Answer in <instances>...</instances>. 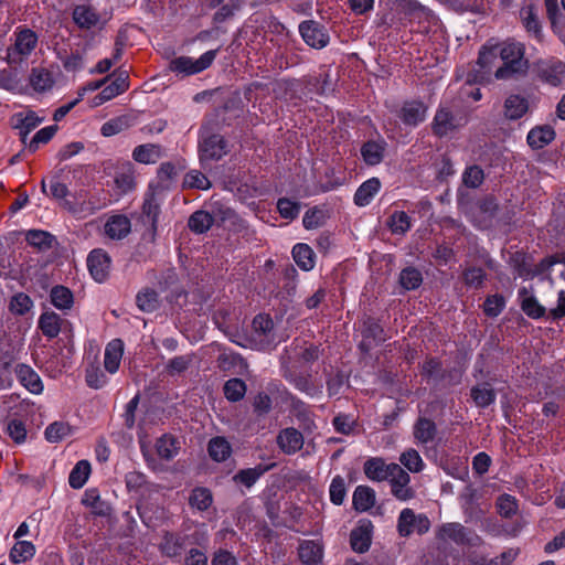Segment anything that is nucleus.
Segmentation results:
<instances>
[{"label": "nucleus", "mask_w": 565, "mask_h": 565, "mask_svg": "<svg viewBox=\"0 0 565 565\" xmlns=\"http://www.w3.org/2000/svg\"><path fill=\"white\" fill-rule=\"evenodd\" d=\"M529 110V100L519 94L510 95L504 103V115L509 119H519Z\"/></svg>", "instance_id": "5701e85b"}, {"label": "nucleus", "mask_w": 565, "mask_h": 565, "mask_svg": "<svg viewBox=\"0 0 565 565\" xmlns=\"http://www.w3.org/2000/svg\"><path fill=\"white\" fill-rule=\"evenodd\" d=\"M392 463H386L382 458H370L364 462V473L372 481H384L392 475Z\"/></svg>", "instance_id": "ddd939ff"}, {"label": "nucleus", "mask_w": 565, "mask_h": 565, "mask_svg": "<svg viewBox=\"0 0 565 565\" xmlns=\"http://www.w3.org/2000/svg\"><path fill=\"white\" fill-rule=\"evenodd\" d=\"M161 157V147L154 143L140 145L132 151V159L142 164H153Z\"/></svg>", "instance_id": "b1692460"}, {"label": "nucleus", "mask_w": 565, "mask_h": 565, "mask_svg": "<svg viewBox=\"0 0 565 565\" xmlns=\"http://www.w3.org/2000/svg\"><path fill=\"white\" fill-rule=\"evenodd\" d=\"M118 95H120L118 89L113 84H109L90 100V106L98 107Z\"/></svg>", "instance_id": "774afa93"}, {"label": "nucleus", "mask_w": 565, "mask_h": 565, "mask_svg": "<svg viewBox=\"0 0 565 565\" xmlns=\"http://www.w3.org/2000/svg\"><path fill=\"white\" fill-rule=\"evenodd\" d=\"M131 126V118L127 115H122L116 118H113L108 121H106L102 128L100 132L105 137H111L115 136L125 129L129 128Z\"/></svg>", "instance_id": "4c0bfd02"}, {"label": "nucleus", "mask_w": 565, "mask_h": 565, "mask_svg": "<svg viewBox=\"0 0 565 565\" xmlns=\"http://www.w3.org/2000/svg\"><path fill=\"white\" fill-rule=\"evenodd\" d=\"M26 241L30 245L44 248L51 245L52 236L47 232L32 230L26 233Z\"/></svg>", "instance_id": "0e129e2a"}, {"label": "nucleus", "mask_w": 565, "mask_h": 565, "mask_svg": "<svg viewBox=\"0 0 565 565\" xmlns=\"http://www.w3.org/2000/svg\"><path fill=\"white\" fill-rule=\"evenodd\" d=\"M161 199L154 190H150L145 198L142 211L143 214L149 218L152 227H156L158 216L160 213Z\"/></svg>", "instance_id": "473e14b6"}, {"label": "nucleus", "mask_w": 565, "mask_h": 565, "mask_svg": "<svg viewBox=\"0 0 565 565\" xmlns=\"http://www.w3.org/2000/svg\"><path fill=\"white\" fill-rule=\"evenodd\" d=\"M7 433L17 444L23 443L26 437L25 426L18 419H12L8 423Z\"/></svg>", "instance_id": "338daca9"}, {"label": "nucleus", "mask_w": 565, "mask_h": 565, "mask_svg": "<svg viewBox=\"0 0 565 565\" xmlns=\"http://www.w3.org/2000/svg\"><path fill=\"white\" fill-rule=\"evenodd\" d=\"M50 298L52 305L58 310H68L74 303L72 291L64 286H55L51 289Z\"/></svg>", "instance_id": "2f4dec72"}, {"label": "nucleus", "mask_w": 565, "mask_h": 565, "mask_svg": "<svg viewBox=\"0 0 565 565\" xmlns=\"http://www.w3.org/2000/svg\"><path fill=\"white\" fill-rule=\"evenodd\" d=\"M430 527L428 518L424 514H415L412 509H404L399 513L397 530L399 535L409 536L413 533L424 534Z\"/></svg>", "instance_id": "39448f33"}, {"label": "nucleus", "mask_w": 565, "mask_h": 565, "mask_svg": "<svg viewBox=\"0 0 565 565\" xmlns=\"http://www.w3.org/2000/svg\"><path fill=\"white\" fill-rule=\"evenodd\" d=\"M57 131V126H46L42 129H40L30 141L28 148L31 152H34L38 150L40 143H46L49 142L55 132Z\"/></svg>", "instance_id": "13d9d810"}, {"label": "nucleus", "mask_w": 565, "mask_h": 565, "mask_svg": "<svg viewBox=\"0 0 565 565\" xmlns=\"http://www.w3.org/2000/svg\"><path fill=\"white\" fill-rule=\"evenodd\" d=\"M330 500L332 503L340 505L343 503L347 490L344 480L341 477H335L332 479L330 484Z\"/></svg>", "instance_id": "680f3d73"}, {"label": "nucleus", "mask_w": 565, "mask_h": 565, "mask_svg": "<svg viewBox=\"0 0 565 565\" xmlns=\"http://www.w3.org/2000/svg\"><path fill=\"white\" fill-rule=\"evenodd\" d=\"M87 266L92 277L96 281L103 282L108 276L110 258L104 250L94 249L87 257Z\"/></svg>", "instance_id": "6e6552de"}, {"label": "nucleus", "mask_w": 565, "mask_h": 565, "mask_svg": "<svg viewBox=\"0 0 565 565\" xmlns=\"http://www.w3.org/2000/svg\"><path fill=\"white\" fill-rule=\"evenodd\" d=\"M292 257L296 264L306 271L315 267V253L307 244H296L292 248Z\"/></svg>", "instance_id": "c756f323"}, {"label": "nucleus", "mask_w": 565, "mask_h": 565, "mask_svg": "<svg viewBox=\"0 0 565 565\" xmlns=\"http://www.w3.org/2000/svg\"><path fill=\"white\" fill-rule=\"evenodd\" d=\"M462 179L467 186L477 188L483 181V171L477 166H471L466 169Z\"/></svg>", "instance_id": "69168bd1"}, {"label": "nucleus", "mask_w": 565, "mask_h": 565, "mask_svg": "<svg viewBox=\"0 0 565 565\" xmlns=\"http://www.w3.org/2000/svg\"><path fill=\"white\" fill-rule=\"evenodd\" d=\"M352 502L356 511H367L375 504V492L367 486H359L353 492Z\"/></svg>", "instance_id": "a878e982"}, {"label": "nucleus", "mask_w": 565, "mask_h": 565, "mask_svg": "<svg viewBox=\"0 0 565 565\" xmlns=\"http://www.w3.org/2000/svg\"><path fill=\"white\" fill-rule=\"evenodd\" d=\"M461 125V120L451 115L447 108H440L435 115L433 129L436 135L445 136Z\"/></svg>", "instance_id": "4468645a"}, {"label": "nucleus", "mask_w": 565, "mask_h": 565, "mask_svg": "<svg viewBox=\"0 0 565 565\" xmlns=\"http://www.w3.org/2000/svg\"><path fill=\"white\" fill-rule=\"evenodd\" d=\"M555 139V130L548 125L532 128L526 137L527 145L532 149H542Z\"/></svg>", "instance_id": "dca6fc26"}, {"label": "nucleus", "mask_w": 565, "mask_h": 565, "mask_svg": "<svg viewBox=\"0 0 565 565\" xmlns=\"http://www.w3.org/2000/svg\"><path fill=\"white\" fill-rule=\"evenodd\" d=\"M43 121L42 117H39L34 111H21L14 115L13 125L20 130V135L24 140L26 136Z\"/></svg>", "instance_id": "412c9836"}, {"label": "nucleus", "mask_w": 565, "mask_h": 565, "mask_svg": "<svg viewBox=\"0 0 565 565\" xmlns=\"http://www.w3.org/2000/svg\"><path fill=\"white\" fill-rule=\"evenodd\" d=\"M499 53L502 66L497 67L494 72L495 78L507 79L527 70L529 63L524 57L525 47L522 43L505 41L499 46Z\"/></svg>", "instance_id": "f257e3e1"}, {"label": "nucleus", "mask_w": 565, "mask_h": 565, "mask_svg": "<svg viewBox=\"0 0 565 565\" xmlns=\"http://www.w3.org/2000/svg\"><path fill=\"white\" fill-rule=\"evenodd\" d=\"M72 433L71 426L63 422H55L45 429V438L50 443H58L68 437Z\"/></svg>", "instance_id": "a18cd8bd"}, {"label": "nucleus", "mask_w": 565, "mask_h": 565, "mask_svg": "<svg viewBox=\"0 0 565 565\" xmlns=\"http://www.w3.org/2000/svg\"><path fill=\"white\" fill-rule=\"evenodd\" d=\"M225 153V142L221 136L212 135L202 139L200 143V159L202 162L217 160Z\"/></svg>", "instance_id": "1a4fd4ad"}, {"label": "nucleus", "mask_w": 565, "mask_h": 565, "mask_svg": "<svg viewBox=\"0 0 565 565\" xmlns=\"http://www.w3.org/2000/svg\"><path fill=\"white\" fill-rule=\"evenodd\" d=\"M137 306L140 310L152 312L158 308L159 297L152 289H145L137 295Z\"/></svg>", "instance_id": "c03bdc74"}, {"label": "nucleus", "mask_w": 565, "mask_h": 565, "mask_svg": "<svg viewBox=\"0 0 565 565\" xmlns=\"http://www.w3.org/2000/svg\"><path fill=\"white\" fill-rule=\"evenodd\" d=\"M189 502L192 508L205 511L213 502L212 493L206 488H195L189 498Z\"/></svg>", "instance_id": "79ce46f5"}, {"label": "nucleus", "mask_w": 565, "mask_h": 565, "mask_svg": "<svg viewBox=\"0 0 565 565\" xmlns=\"http://www.w3.org/2000/svg\"><path fill=\"white\" fill-rule=\"evenodd\" d=\"M35 553L34 545L29 541H18L11 550L10 557L13 563H23Z\"/></svg>", "instance_id": "37998d69"}, {"label": "nucleus", "mask_w": 565, "mask_h": 565, "mask_svg": "<svg viewBox=\"0 0 565 565\" xmlns=\"http://www.w3.org/2000/svg\"><path fill=\"white\" fill-rule=\"evenodd\" d=\"M399 461L411 472H420L425 467L420 455L415 449H407L402 452Z\"/></svg>", "instance_id": "49530a36"}, {"label": "nucleus", "mask_w": 565, "mask_h": 565, "mask_svg": "<svg viewBox=\"0 0 565 565\" xmlns=\"http://www.w3.org/2000/svg\"><path fill=\"white\" fill-rule=\"evenodd\" d=\"M500 57L499 46L498 45H484L478 58V66L480 68V81L487 78V76L492 72V68L498 65Z\"/></svg>", "instance_id": "9d476101"}, {"label": "nucleus", "mask_w": 565, "mask_h": 565, "mask_svg": "<svg viewBox=\"0 0 565 565\" xmlns=\"http://www.w3.org/2000/svg\"><path fill=\"white\" fill-rule=\"evenodd\" d=\"M380 189L381 182L379 179L371 178L366 180L356 190L354 194V203L359 206L369 205Z\"/></svg>", "instance_id": "393cba45"}, {"label": "nucleus", "mask_w": 565, "mask_h": 565, "mask_svg": "<svg viewBox=\"0 0 565 565\" xmlns=\"http://www.w3.org/2000/svg\"><path fill=\"white\" fill-rule=\"evenodd\" d=\"M61 317L57 313L47 311L40 316L39 327L45 337L53 339L61 331Z\"/></svg>", "instance_id": "c85d7f7f"}, {"label": "nucleus", "mask_w": 565, "mask_h": 565, "mask_svg": "<svg viewBox=\"0 0 565 565\" xmlns=\"http://www.w3.org/2000/svg\"><path fill=\"white\" fill-rule=\"evenodd\" d=\"M520 15L523 22V25L527 30V32L532 33L535 38L540 39L541 36V24L537 19L536 12L532 6H527L521 9Z\"/></svg>", "instance_id": "ea45409f"}, {"label": "nucleus", "mask_w": 565, "mask_h": 565, "mask_svg": "<svg viewBox=\"0 0 565 565\" xmlns=\"http://www.w3.org/2000/svg\"><path fill=\"white\" fill-rule=\"evenodd\" d=\"M439 536L444 541H452L455 543H470L471 539L467 530L459 523H448L441 526Z\"/></svg>", "instance_id": "bb28decb"}, {"label": "nucleus", "mask_w": 565, "mask_h": 565, "mask_svg": "<svg viewBox=\"0 0 565 565\" xmlns=\"http://www.w3.org/2000/svg\"><path fill=\"white\" fill-rule=\"evenodd\" d=\"M14 35V45L11 49L9 56L12 60H15V56H18L19 60H23L36 47L38 35L30 29H19L15 31Z\"/></svg>", "instance_id": "423d86ee"}, {"label": "nucleus", "mask_w": 565, "mask_h": 565, "mask_svg": "<svg viewBox=\"0 0 565 565\" xmlns=\"http://www.w3.org/2000/svg\"><path fill=\"white\" fill-rule=\"evenodd\" d=\"M213 216L205 211H196L189 218V227L198 234H202L210 230L213 224Z\"/></svg>", "instance_id": "58836bf2"}, {"label": "nucleus", "mask_w": 565, "mask_h": 565, "mask_svg": "<svg viewBox=\"0 0 565 565\" xmlns=\"http://www.w3.org/2000/svg\"><path fill=\"white\" fill-rule=\"evenodd\" d=\"M384 148L380 142L370 141L366 142L362 149V157L367 164H377L383 158Z\"/></svg>", "instance_id": "de8ad7c7"}, {"label": "nucleus", "mask_w": 565, "mask_h": 565, "mask_svg": "<svg viewBox=\"0 0 565 565\" xmlns=\"http://www.w3.org/2000/svg\"><path fill=\"white\" fill-rule=\"evenodd\" d=\"M519 299L521 302V308L526 316L532 319H539L543 317L546 312V309L539 302V300L526 290V288H522L519 290Z\"/></svg>", "instance_id": "aec40b11"}, {"label": "nucleus", "mask_w": 565, "mask_h": 565, "mask_svg": "<svg viewBox=\"0 0 565 565\" xmlns=\"http://www.w3.org/2000/svg\"><path fill=\"white\" fill-rule=\"evenodd\" d=\"M160 548L164 555L172 557L181 553L183 548V543L175 535L167 533L163 536V541L160 544Z\"/></svg>", "instance_id": "4d7b16f0"}, {"label": "nucleus", "mask_w": 565, "mask_h": 565, "mask_svg": "<svg viewBox=\"0 0 565 565\" xmlns=\"http://www.w3.org/2000/svg\"><path fill=\"white\" fill-rule=\"evenodd\" d=\"M156 449L162 459L169 460L177 456L179 441L170 435H163L157 440Z\"/></svg>", "instance_id": "e433bc0d"}, {"label": "nucleus", "mask_w": 565, "mask_h": 565, "mask_svg": "<svg viewBox=\"0 0 565 565\" xmlns=\"http://www.w3.org/2000/svg\"><path fill=\"white\" fill-rule=\"evenodd\" d=\"M19 382L32 394L43 392V383L39 374L29 365L20 364L15 370Z\"/></svg>", "instance_id": "f8f14e48"}, {"label": "nucleus", "mask_w": 565, "mask_h": 565, "mask_svg": "<svg viewBox=\"0 0 565 565\" xmlns=\"http://www.w3.org/2000/svg\"><path fill=\"white\" fill-rule=\"evenodd\" d=\"M216 50H210L194 60L190 56H179L170 61L169 70L175 74L193 75L198 74L213 63L216 57Z\"/></svg>", "instance_id": "f03ea898"}, {"label": "nucleus", "mask_w": 565, "mask_h": 565, "mask_svg": "<svg viewBox=\"0 0 565 565\" xmlns=\"http://www.w3.org/2000/svg\"><path fill=\"white\" fill-rule=\"evenodd\" d=\"M436 434L435 424L426 418H420L415 425L414 436L420 444L431 441Z\"/></svg>", "instance_id": "a19ab883"}, {"label": "nucleus", "mask_w": 565, "mask_h": 565, "mask_svg": "<svg viewBox=\"0 0 565 565\" xmlns=\"http://www.w3.org/2000/svg\"><path fill=\"white\" fill-rule=\"evenodd\" d=\"M30 84L36 92H47L54 85V78L50 71L45 68H34L30 75Z\"/></svg>", "instance_id": "7c9ffc66"}, {"label": "nucleus", "mask_w": 565, "mask_h": 565, "mask_svg": "<svg viewBox=\"0 0 565 565\" xmlns=\"http://www.w3.org/2000/svg\"><path fill=\"white\" fill-rule=\"evenodd\" d=\"M33 308L32 299L24 292L14 295L9 305V309L13 315H25Z\"/></svg>", "instance_id": "09e8293b"}, {"label": "nucleus", "mask_w": 565, "mask_h": 565, "mask_svg": "<svg viewBox=\"0 0 565 565\" xmlns=\"http://www.w3.org/2000/svg\"><path fill=\"white\" fill-rule=\"evenodd\" d=\"M207 450L211 458L218 462L226 460L232 452L231 445L224 437L212 438Z\"/></svg>", "instance_id": "72a5a7b5"}, {"label": "nucleus", "mask_w": 565, "mask_h": 565, "mask_svg": "<svg viewBox=\"0 0 565 565\" xmlns=\"http://www.w3.org/2000/svg\"><path fill=\"white\" fill-rule=\"evenodd\" d=\"M300 559L308 565L317 564L322 559L323 547L319 540L303 541L298 548Z\"/></svg>", "instance_id": "6ab92c4d"}, {"label": "nucleus", "mask_w": 565, "mask_h": 565, "mask_svg": "<svg viewBox=\"0 0 565 565\" xmlns=\"http://www.w3.org/2000/svg\"><path fill=\"white\" fill-rule=\"evenodd\" d=\"M246 385L239 379H231L224 385V394L228 401L237 402L244 397Z\"/></svg>", "instance_id": "603ef678"}, {"label": "nucleus", "mask_w": 565, "mask_h": 565, "mask_svg": "<svg viewBox=\"0 0 565 565\" xmlns=\"http://www.w3.org/2000/svg\"><path fill=\"white\" fill-rule=\"evenodd\" d=\"M471 396L479 407H487L495 399V394L488 385H479L472 388Z\"/></svg>", "instance_id": "3c124183"}, {"label": "nucleus", "mask_w": 565, "mask_h": 565, "mask_svg": "<svg viewBox=\"0 0 565 565\" xmlns=\"http://www.w3.org/2000/svg\"><path fill=\"white\" fill-rule=\"evenodd\" d=\"M277 209L281 217L294 220L300 212V204L298 202L282 198L278 200Z\"/></svg>", "instance_id": "bf43d9fd"}, {"label": "nucleus", "mask_w": 565, "mask_h": 565, "mask_svg": "<svg viewBox=\"0 0 565 565\" xmlns=\"http://www.w3.org/2000/svg\"><path fill=\"white\" fill-rule=\"evenodd\" d=\"M159 186L161 189H169L178 177V169L171 162H164L158 169Z\"/></svg>", "instance_id": "8fccbe9b"}, {"label": "nucleus", "mask_w": 565, "mask_h": 565, "mask_svg": "<svg viewBox=\"0 0 565 565\" xmlns=\"http://www.w3.org/2000/svg\"><path fill=\"white\" fill-rule=\"evenodd\" d=\"M183 186L207 190L211 186V182L202 172L198 170H191L184 175Z\"/></svg>", "instance_id": "864d4df0"}, {"label": "nucleus", "mask_w": 565, "mask_h": 565, "mask_svg": "<svg viewBox=\"0 0 565 565\" xmlns=\"http://www.w3.org/2000/svg\"><path fill=\"white\" fill-rule=\"evenodd\" d=\"M388 226L395 234H404L411 227L409 216L403 211H396L392 214Z\"/></svg>", "instance_id": "6e6d98bb"}, {"label": "nucleus", "mask_w": 565, "mask_h": 565, "mask_svg": "<svg viewBox=\"0 0 565 565\" xmlns=\"http://www.w3.org/2000/svg\"><path fill=\"white\" fill-rule=\"evenodd\" d=\"M115 184L120 193L125 194L132 191L136 186L135 169L131 163H126L117 172Z\"/></svg>", "instance_id": "cd10ccee"}, {"label": "nucleus", "mask_w": 565, "mask_h": 565, "mask_svg": "<svg viewBox=\"0 0 565 565\" xmlns=\"http://www.w3.org/2000/svg\"><path fill=\"white\" fill-rule=\"evenodd\" d=\"M533 70L543 83L551 86H559L565 82V63L557 58L539 60Z\"/></svg>", "instance_id": "20e7f679"}, {"label": "nucleus", "mask_w": 565, "mask_h": 565, "mask_svg": "<svg viewBox=\"0 0 565 565\" xmlns=\"http://www.w3.org/2000/svg\"><path fill=\"white\" fill-rule=\"evenodd\" d=\"M124 354V342L120 339L111 340L105 349L104 366L114 374L118 371Z\"/></svg>", "instance_id": "2eb2a0df"}, {"label": "nucleus", "mask_w": 565, "mask_h": 565, "mask_svg": "<svg viewBox=\"0 0 565 565\" xmlns=\"http://www.w3.org/2000/svg\"><path fill=\"white\" fill-rule=\"evenodd\" d=\"M267 470H268V467H262V466L245 469V470L239 471L234 477V479L237 482H241L246 487H252L259 479V477Z\"/></svg>", "instance_id": "5fc2aeb1"}, {"label": "nucleus", "mask_w": 565, "mask_h": 565, "mask_svg": "<svg viewBox=\"0 0 565 565\" xmlns=\"http://www.w3.org/2000/svg\"><path fill=\"white\" fill-rule=\"evenodd\" d=\"M90 475V463L87 460L78 461L72 469L68 483L73 489H81Z\"/></svg>", "instance_id": "f704fd0d"}, {"label": "nucleus", "mask_w": 565, "mask_h": 565, "mask_svg": "<svg viewBox=\"0 0 565 565\" xmlns=\"http://www.w3.org/2000/svg\"><path fill=\"white\" fill-rule=\"evenodd\" d=\"M392 475H390V478L387 479L391 483V487H406L411 482L409 475L397 463H392L391 467Z\"/></svg>", "instance_id": "e2e57ef3"}, {"label": "nucleus", "mask_w": 565, "mask_h": 565, "mask_svg": "<svg viewBox=\"0 0 565 565\" xmlns=\"http://www.w3.org/2000/svg\"><path fill=\"white\" fill-rule=\"evenodd\" d=\"M427 107L422 102H407L401 110V118L406 125L416 126L424 121Z\"/></svg>", "instance_id": "a211bd4d"}, {"label": "nucleus", "mask_w": 565, "mask_h": 565, "mask_svg": "<svg viewBox=\"0 0 565 565\" xmlns=\"http://www.w3.org/2000/svg\"><path fill=\"white\" fill-rule=\"evenodd\" d=\"M299 32L303 41L315 49H322L329 42V34L315 21H303L299 25Z\"/></svg>", "instance_id": "0eeeda50"}, {"label": "nucleus", "mask_w": 565, "mask_h": 565, "mask_svg": "<svg viewBox=\"0 0 565 565\" xmlns=\"http://www.w3.org/2000/svg\"><path fill=\"white\" fill-rule=\"evenodd\" d=\"M73 19L79 28L89 29L97 24L98 14L87 6H77L73 12Z\"/></svg>", "instance_id": "c9c22d12"}, {"label": "nucleus", "mask_w": 565, "mask_h": 565, "mask_svg": "<svg viewBox=\"0 0 565 565\" xmlns=\"http://www.w3.org/2000/svg\"><path fill=\"white\" fill-rule=\"evenodd\" d=\"M104 231L109 238L121 239L130 232V221L124 215H113L105 223Z\"/></svg>", "instance_id": "f3484780"}, {"label": "nucleus", "mask_w": 565, "mask_h": 565, "mask_svg": "<svg viewBox=\"0 0 565 565\" xmlns=\"http://www.w3.org/2000/svg\"><path fill=\"white\" fill-rule=\"evenodd\" d=\"M277 444L285 454L291 455L302 448L303 437L297 429L286 428L277 436Z\"/></svg>", "instance_id": "9b49d317"}, {"label": "nucleus", "mask_w": 565, "mask_h": 565, "mask_svg": "<svg viewBox=\"0 0 565 565\" xmlns=\"http://www.w3.org/2000/svg\"><path fill=\"white\" fill-rule=\"evenodd\" d=\"M399 282L407 290L415 289L422 284V275L415 268H406L399 275Z\"/></svg>", "instance_id": "052dcab7"}, {"label": "nucleus", "mask_w": 565, "mask_h": 565, "mask_svg": "<svg viewBox=\"0 0 565 565\" xmlns=\"http://www.w3.org/2000/svg\"><path fill=\"white\" fill-rule=\"evenodd\" d=\"M371 523L364 522L351 532V546L355 552L364 553L369 550L371 545Z\"/></svg>", "instance_id": "4be33fe9"}, {"label": "nucleus", "mask_w": 565, "mask_h": 565, "mask_svg": "<svg viewBox=\"0 0 565 565\" xmlns=\"http://www.w3.org/2000/svg\"><path fill=\"white\" fill-rule=\"evenodd\" d=\"M51 196L62 202V205L68 209L77 217H86L94 214L104 205L94 203L93 201L84 202L81 206H74L66 198L68 189L65 183L61 182L57 178H53L50 182Z\"/></svg>", "instance_id": "7ed1b4c3"}]
</instances>
